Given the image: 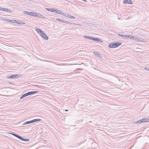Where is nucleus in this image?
<instances>
[{
	"instance_id": "nucleus-1",
	"label": "nucleus",
	"mask_w": 149,
	"mask_h": 149,
	"mask_svg": "<svg viewBox=\"0 0 149 149\" xmlns=\"http://www.w3.org/2000/svg\"><path fill=\"white\" fill-rule=\"evenodd\" d=\"M122 44V43L121 42H117L115 43L114 42L109 43V47L111 48H115L121 45Z\"/></svg>"
},
{
	"instance_id": "nucleus-2",
	"label": "nucleus",
	"mask_w": 149,
	"mask_h": 149,
	"mask_svg": "<svg viewBox=\"0 0 149 149\" xmlns=\"http://www.w3.org/2000/svg\"><path fill=\"white\" fill-rule=\"evenodd\" d=\"M21 76L20 74H13L7 77V78L8 79H12L13 78H18Z\"/></svg>"
},
{
	"instance_id": "nucleus-3",
	"label": "nucleus",
	"mask_w": 149,
	"mask_h": 149,
	"mask_svg": "<svg viewBox=\"0 0 149 149\" xmlns=\"http://www.w3.org/2000/svg\"><path fill=\"white\" fill-rule=\"evenodd\" d=\"M147 120H148L147 119V118H144V119H143L141 120H139L136 122H135V123H143V122H147Z\"/></svg>"
},
{
	"instance_id": "nucleus-4",
	"label": "nucleus",
	"mask_w": 149,
	"mask_h": 149,
	"mask_svg": "<svg viewBox=\"0 0 149 149\" xmlns=\"http://www.w3.org/2000/svg\"><path fill=\"white\" fill-rule=\"evenodd\" d=\"M123 3L124 4H132L133 3L131 0H124L123 1Z\"/></svg>"
},
{
	"instance_id": "nucleus-5",
	"label": "nucleus",
	"mask_w": 149,
	"mask_h": 149,
	"mask_svg": "<svg viewBox=\"0 0 149 149\" xmlns=\"http://www.w3.org/2000/svg\"><path fill=\"white\" fill-rule=\"evenodd\" d=\"M40 36H41L42 38H43L45 40H47L48 39V37L46 35L45 33L43 32L42 34L40 35Z\"/></svg>"
},
{
	"instance_id": "nucleus-6",
	"label": "nucleus",
	"mask_w": 149,
	"mask_h": 149,
	"mask_svg": "<svg viewBox=\"0 0 149 149\" xmlns=\"http://www.w3.org/2000/svg\"><path fill=\"white\" fill-rule=\"evenodd\" d=\"M92 40H93L95 41L99 42H102V40L99 38H95L93 37Z\"/></svg>"
},
{
	"instance_id": "nucleus-7",
	"label": "nucleus",
	"mask_w": 149,
	"mask_h": 149,
	"mask_svg": "<svg viewBox=\"0 0 149 149\" xmlns=\"http://www.w3.org/2000/svg\"><path fill=\"white\" fill-rule=\"evenodd\" d=\"M35 30L40 35L43 32L41 30L38 28H36Z\"/></svg>"
},
{
	"instance_id": "nucleus-8",
	"label": "nucleus",
	"mask_w": 149,
	"mask_h": 149,
	"mask_svg": "<svg viewBox=\"0 0 149 149\" xmlns=\"http://www.w3.org/2000/svg\"><path fill=\"white\" fill-rule=\"evenodd\" d=\"M6 21H7V22H8L15 23H17V21L15 20H10L8 19H6Z\"/></svg>"
},
{
	"instance_id": "nucleus-9",
	"label": "nucleus",
	"mask_w": 149,
	"mask_h": 149,
	"mask_svg": "<svg viewBox=\"0 0 149 149\" xmlns=\"http://www.w3.org/2000/svg\"><path fill=\"white\" fill-rule=\"evenodd\" d=\"M1 11H4L8 13H10L11 12V10L9 9L4 8H2Z\"/></svg>"
},
{
	"instance_id": "nucleus-10",
	"label": "nucleus",
	"mask_w": 149,
	"mask_h": 149,
	"mask_svg": "<svg viewBox=\"0 0 149 149\" xmlns=\"http://www.w3.org/2000/svg\"><path fill=\"white\" fill-rule=\"evenodd\" d=\"M84 38H87L89 40H92L93 39V37L91 36H83Z\"/></svg>"
},
{
	"instance_id": "nucleus-11",
	"label": "nucleus",
	"mask_w": 149,
	"mask_h": 149,
	"mask_svg": "<svg viewBox=\"0 0 149 149\" xmlns=\"http://www.w3.org/2000/svg\"><path fill=\"white\" fill-rule=\"evenodd\" d=\"M56 12L59 14H61L62 15L63 14V13L62 12V11L58 10H57L56 9Z\"/></svg>"
},
{
	"instance_id": "nucleus-12",
	"label": "nucleus",
	"mask_w": 149,
	"mask_h": 149,
	"mask_svg": "<svg viewBox=\"0 0 149 149\" xmlns=\"http://www.w3.org/2000/svg\"><path fill=\"white\" fill-rule=\"evenodd\" d=\"M31 95H33L36 93H38V91H32L30 92Z\"/></svg>"
},
{
	"instance_id": "nucleus-13",
	"label": "nucleus",
	"mask_w": 149,
	"mask_h": 149,
	"mask_svg": "<svg viewBox=\"0 0 149 149\" xmlns=\"http://www.w3.org/2000/svg\"><path fill=\"white\" fill-rule=\"evenodd\" d=\"M56 20L58 21H59L60 22H62L64 23H65V21L64 20H62V19H56Z\"/></svg>"
},
{
	"instance_id": "nucleus-14",
	"label": "nucleus",
	"mask_w": 149,
	"mask_h": 149,
	"mask_svg": "<svg viewBox=\"0 0 149 149\" xmlns=\"http://www.w3.org/2000/svg\"><path fill=\"white\" fill-rule=\"evenodd\" d=\"M40 14L35 13H34V16H36L39 17H40Z\"/></svg>"
},
{
	"instance_id": "nucleus-15",
	"label": "nucleus",
	"mask_w": 149,
	"mask_h": 149,
	"mask_svg": "<svg viewBox=\"0 0 149 149\" xmlns=\"http://www.w3.org/2000/svg\"><path fill=\"white\" fill-rule=\"evenodd\" d=\"M23 13L25 14H26L27 15H29L30 12L24 11H23Z\"/></svg>"
},
{
	"instance_id": "nucleus-16",
	"label": "nucleus",
	"mask_w": 149,
	"mask_h": 149,
	"mask_svg": "<svg viewBox=\"0 0 149 149\" xmlns=\"http://www.w3.org/2000/svg\"><path fill=\"white\" fill-rule=\"evenodd\" d=\"M68 15L69 16H68V17H69V18H70L72 19H74L75 18V17L71 15Z\"/></svg>"
},
{
	"instance_id": "nucleus-17",
	"label": "nucleus",
	"mask_w": 149,
	"mask_h": 149,
	"mask_svg": "<svg viewBox=\"0 0 149 149\" xmlns=\"http://www.w3.org/2000/svg\"><path fill=\"white\" fill-rule=\"evenodd\" d=\"M22 141H29V139H24L22 138V139L21 140Z\"/></svg>"
},
{
	"instance_id": "nucleus-18",
	"label": "nucleus",
	"mask_w": 149,
	"mask_h": 149,
	"mask_svg": "<svg viewBox=\"0 0 149 149\" xmlns=\"http://www.w3.org/2000/svg\"><path fill=\"white\" fill-rule=\"evenodd\" d=\"M26 97V93H25L20 97V99H22Z\"/></svg>"
},
{
	"instance_id": "nucleus-19",
	"label": "nucleus",
	"mask_w": 149,
	"mask_h": 149,
	"mask_svg": "<svg viewBox=\"0 0 149 149\" xmlns=\"http://www.w3.org/2000/svg\"><path fill=\"white\" fill-rule=\"evenodd\" d=\"M118 35L120 36H122L123 38H126V35L119 34Z\"/></svg>"
},
{
	"instance_id": "nucleus-20",
	"label": "nucleus",
	"mask_w": 149,
	"mask_h": 149,
	"mask_svg": "<svg viewBox=\"0 0 149 149\" xmlns=\"http://www.w3.org/2000/svg\"><path fill=\"white\" fill-rule=\"evenodd\" d=\"M132 39H133V40H136L138 39V40H140L139 39H137V38L136 36L134 37V36H132Z\"/></svg>"
},
{
	"instance_id": "nucleus-21",
	"label": "nucleus",
	"mask_w": 149,
	"mask_h": 149,
	"mask_svg": "<svg viewBox=\"0 0 149 149\" xmlns=\"http://www.w3.org/2000/svg\"><path fill=\"white\" fill-rule=\"evenodd\" d=\"M17 24H21V25L25 24V23L24 22H17Z\"/></svg>"
},
{
	"instance_id": "nucleus-22",
	"label": "nucleus",
	"mask_w": 149,
	"mask_h": 149,
	"mask_svg": "<svg viewBox=\"0 0 149 149\" xmlns=\"http://www.w3.org/2000/svg\"><path fill=\"white\" fill-rule=\"evenodd\" d=\"M34 13L32 12H30V15H31L32 16H34Z\"/></svg>"
},
{
	"instance_id": "nucleus-23",
	"label": "nucleus",
	"mask_w": 149,
	"mask_h": 149,
	"mask_svg": "<svg viewBox=\"0 0 149 149\" xmlns=\"http://www.w3.org/2000/svg\"><path fill=\"white\" fill-rule=\"evenodd\" d=\"M56 9H55L54 8H51L50 11L52 12H54V11L56 12Z\"/></svg>"
},
{
	"instance_id": "nucleus-24",
	"label": "nucleus",
	"mask_w": 149,
	"mask_h": 149,
	"mask_svg": "<svg viewBox=\"0 0 149 149\" xmlns=\"http://www.w3.org/2000/svg\"><path fill=\"white\" fill-rule=\"evenodd\" d=\"M126 38H130L132 39V36L130 35H126Z\"/></svg>"
},
{
	"instance_id": "nucleus-25",
	"label": "nucleus",
	"mask_w": 149,
	"mask_h": 149,
	"mask_svg": "<svg viewBox=\"0 0 149 149\" xmlns=\"http://www.w3.org/2000/svg\"><path fill=\"white\" fill-rule=\"evenodd\" d=\"M26 95V96H28V95H31V93H30V92H27V93H25Z\"/></svg>"
},
{
	"instance_id": "nucleus-26",
	"label": "nucleus",
	"mask_w": 149,
	"mask_h": 149,
	"mask_svg": "<svg viewBox=\"0 0 149 149\" xmlns=\"http://www.w3.org/2000/svg\"><path fill=\"white\" fill-rule=\"evenodd\" d=\"M34 120L35 122L41 120V119H35Z\"/></svg>"
},
{
	"instance_id": "nucleus-27",
	"label": "nucleus",
	"mask_w": 149,
	"mask_h": 149,
	"mask_svg": "<svg viewBox=\"0 0 149 149\" xmlns=\"http://www.w3.org/2000/svg\"><path fill=\"white\" fill-rule=\"evenodd\" d=\"M29 121H26L23 124V125H26V124H29Z\"/></svg>"
},
{
	"instance_id": "nucleus-28",
	"label": "nucleus",
	"mask_w": 149,
	"mask_h": 149,
	"mask_svg": "<svg viewBox=\"0 0 149 149\" xmlns=\"http://www.w3.org/2000/svg\"><path fill=\"white\" fill-rule=\"evenodd\" d=\"M94 53L96 55H97V56H98V55H100V54L97 52H94Z\"/></svg>"
},
{
	"instance_id": "nucleus-29",
	"label": "nucleus",
	"mask_w": 149,
	"mask_h": 149,
	"mask_svg": "<svg viewBox=\"0 0 149 149\" xmlns=\"http://www.w3.org/2000/svg\"><path fill=\"white\" fill-rule=\"evenodd\" d=\"M29 124L34 123L35 122L34 120L29 121Z\"/></svg>"
},
{
	"instance_id": "nucleus-30",
	"label": "nucleus",
	"mask_w": 149,
	"mask_h": 149,
	"mask_svg": "<svg viewBox=\"0 0 149 149\" xmlns=\"http://www.w3.org/2000/svg\"><path fill=\"white\" fill-rule=\"evenodd\" d=\"M65 23L68 24H72L70 22H68V21H65Z\"/></svg>"
},
{
	"instance_id": "nucleus-31",
	"label": "nucleus",
	"mask_w": 149,
	"mask_h": 149,
	"mask_svg": "<svg viewBox=\"0 0 149 149\" xmlns=\"http://www.w3.org/2000/svg\"><path fill=\"white\" fill-rule=\"evenodd\" d=\"M40 17H39V18H44V17H43V16H42V15H41L40 14Z\"/></svg>"
},
{
	"instance_id": "nucleus-32",
	"label": "nucleus",
	"mask_w": 149,
	"mask_h": 149,
	"mask_svg": "<svg viewBox=\"0 0 149 149\" xmlns=\"http://www.w3.org/2000/svg\"><path fill=\"white\" fill-rule=\"evenodd\" d=\"M65 16H66V17H68V16H69L67 14H64V13H63V15Z\"/></svg>"
},
{
	"instance_id": "nucleus-33",
	"label": "nucleus",
	"mask_w": 149,
	"mask_h": 149,
	"mask_svg": "<svg viewBox=\"0 0 149 149\" xmlns=\"http://www.w3.org/2000/svg\"><path fill=\"white\" fill-rule=\"evenodd\" d=\"M45 9L46 10L50 11L51 8H46Z\"/></svg>"
},
{
	"instance_id": "nucleus-34",
	"label": "nucleus",
	"mask_w": 149,
	"mask_h": 149,
	"mask_svg": "<svg viewBox=\"0 0 149 149\" xmlns=\"http://www.w3.org/2000/svg\"><path fill=\"white\" fill-rule=\"evenodd\" d=\"M10 134L13 135L14 136H16V134L14 133H10Z\"/></svg>"
},
{
	"instance_id": "nucleus-35",
	"label": "nucleus",
	"mask_w": 149,
	"mask_h": 149,
	"mask_svg": "<svg viewBox=\"0 0 149 149\" xmlns=\"http://www.w3.org/2000/svg\"><path fill=\"white\" fill-rule=\"evenodd\" d=\"M22 138L21 136H19L18 137V138H19V139L21 140H22Z\"/></svg>"
},
{
	"instance_id": "nucleus-36",
	"label": "nucleus",
	"mask_w": 149,
	"mask_h": 149,
	"mask_svg": "<svg viewBox=\"0 0 149 149\" xmlns=\"http://www.w3.org/2000/svg\"><path fill=\"white\" fill-rule=\"evenodd\" d=\"M6 19V18H4V19H3V20L4 21H7H7H6V19Z\"/></svg>"
},
{
	"instance_id": "nucleus-37",
	"label": "nucleus",
	"mask_w": 149,
	"mask_h": 149,
	"mask_svg": "<svg viewBox=\"0 0 149 149\" xmlns=\"http://www.w3.org/2000/svg\"><path fill=\"white\" fill-rule=\"evenodd\" d=\"M19 135H18L17 134H16V136H15V137H17V138H18V137L19 136Z\"/></svg>"
},
{
	"instance_id": "nucleus-38",
	"label": "nucleus",
	"mask_w": 149,
	"mask_h": 149,
	"mask_svg": "<svg viewBox=\"0 0 149 149\" xmlns=\"http://www.w3.org/2000/svg\"><path fill=\"white\" fill-rule=\"evenodd\" d=\"M147 119L148 120H147V122H149V118H147Z\"/></svg>"
},
{
	"instance_id": "nucleus-39",
	"label": "nucleus",
	"mask_w": 149,
	"mask_h": 149,
	"mask_svg": "<svg viewBox=\"0 0 149 149\" xmlns=\"http://www.w3.org/2000/svg\"><path fill=\"white\" fill-rule=\"evenodd\" d=\"M2 8L1 7H0V10H1H1H2Z\"/></svg>"
},
{
	"instance_id": "nucleus-40",
	"label": "nucleus",
	"mask_w": 149,
	"mask_h": 149,
	"mask_svg": "<svg viewBox=\"0 0 149 149\" xmlns=\"http://www.w3.org/2000/svg\"><path fill=\"white\" fill-rule=\"evenodd\" d=\"M65 111H68V109H65Z\"/></svg>"
},
{
	"instance_id": "nucleus-41",
	"label": "nucleus",
	"mask_w": 149,
	"mask_h": 149,
	"mask_svg": "<svg viewBox=\"0 0 149 149\" xmlns=\"http://www.w3.org/2000/svg\"><path fill=\"white\" fill-rule=\"evenodd\" d=\"M148 70L149 71V68L148 69Z\"/></svg>"
}]
</instances>
